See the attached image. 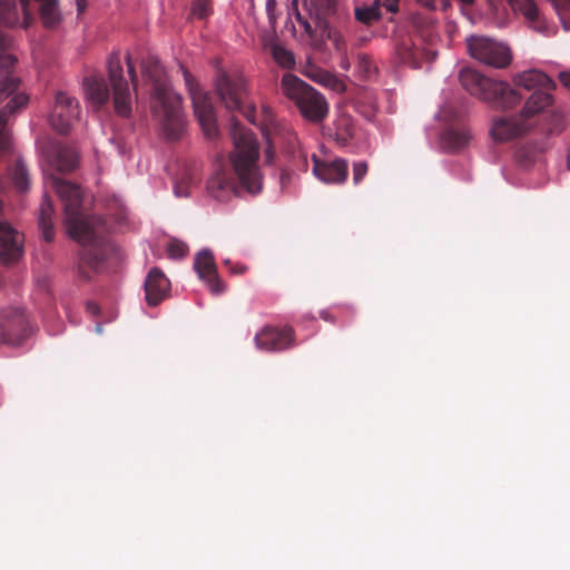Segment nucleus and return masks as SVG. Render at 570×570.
<instances>
[{
  "instance_id": "obj_46",
  "label": "nucleus",
  "mask_w": 570,
  "mask_h": 570,
  "mask_svg": "<svg viewBox=\"0 0 570 570\" xmlns=\"http://www.w3.org/2000/svg\"><path fill=\"white\" fill-rule=\"evenodd\" d=\"M247 271L245 265H237L233 268V272L236 274H244Z\"/></svg>"
},
{
  "instance_id": "obj_13",
  "label": "nucleus",
  "mask_w": 570,
  "mask_h": 570,
  "mask_svg": "<svg viewBox=\"0 0 570 570\" xmlns=\"http://www.w3.org/2000/svg\"><path fill=\"white\" fill-rule=\"evenodd\" d=\"M27 332L28 320L23 309L9 307L0 313V343L20 345Z\"/></svg>"
},
{
  "instance_id": "obj_42",
  "label": "nucleus",
  "mask_w": 570,
  "mask_h": 570,
  "mask_svg": "<svg viewBox=\"0 0 570 570\" xmlns=\"http://www.w3.org/2000/svg\"><path fill=\"white\" fill-rule=\"evenodd\" d=\"M559 79L560 82L570 90V70L560 72Z\"/></svg>"
},
{
  "instance_id": "obj_43",
  "label": "nucleus",
  "mask_w": 570,
  "mask_h": 570,
  "mask_svg": "<svg viewBox=\"0 0 570 570\" xmlns=\"http://www.w3.org/2000/svg\"><path fill=\"white\" fill-rule=\"evenodd\" d=\"M384 6L389 12L395 13L399 10L397 3L391 2L389 0H384V2L381 1V7Z\"/></svg>"
},
{
  "instance_id": "obj_27",
  "label": "nucleus",
  "mask_w": 570,
  "mask_h": 570,
  "mask_svg": "<svg viewBox=\"0 0 570 570\" xmlns=\"http://www.w3.org/2000/svg\"><path fill=\"white\" fill-rule=\"evenodd\" d=\"M470 132L465 128H450L442 136L443 145L450 150H459L470 141Z\"/></svg>"
},
{
  "instance_id": "obj_41",
  "label": "nucleus",
  "mask_w": 570,
  "mask_h": 570,
  "mask_svg": "<svg viewBox=\"0 0 570 570\" xmlns=\"http://www.w3.org/2000/svg\"><path fill=\"white\" fill-rule=\"evenodd\" d=\"M266 138H267V148L265 150V157H266V163H272L273 161V158H274V147L272 145V141H271V138L266 135Z\"/></svg>"
},
{
  "instance_id": "obj_40",
  "label": "nucleus",
  "mask_w": 570,
  "mask_h": 570,
  "mask_svg": "<svg viewBox=\"0 0 570 570\" xmlns=\"http://www.w3.org/2000/svg\"><path fill=\"white\" fill-rule=\"evenodd\" d=\"M336 136L337 140H342V142H345L350 137L353 136V128L348 125H345L344 132H336Z\"/></svg>"
},
{
  "instance_id": "obj_18",
  "label": "nucleus",
  "mask_w": 570,
  "mask_h": 570,
  "mask_svg": "<svg viewBox=\"0 0 570 570\" xmlns=\"http://www.w3.org/2000/svg\"><path fill=\"white\" fill-rule=\"evenodd\" d=\"M194 269L198 277L207 284L213 294L219 295L225 291V285L218 277L212 252L207 249L200 250L195 257Z\"/></svg>"
},
{
  "instance_id": "obj_53",
  "label": "nucleus",
  "mask_w": 570,
  "mask_h": 570,
  "mask_svg": "<svg viewBox=\"0 0 570 570\" xmlns=\"http://www.w3.org/2000/svg\"><path fill=\"white\" fill-rule=\"evenodd\" d=\"M96 330H97V332H100V331H101L100 325H97V326H96Z\"/></svg>"
},
{
  "instance_id": "obj_7",
  "label": "nucleus",
  "mask_w": 570,
  "mask_h": 570,
  "mask_svg": "<svg viewBox=\"0 0 570 570\" xmlns=\"http://www.w3.org/2000/svg\"><path fill=\"white\" fill-rule=\"evenodd\" d=\"M304 9L307 12V17L299 11L298 0H292V10L295 19L309 38H313L315 35V29L309 20L315 26H325V22L331 20H335L337 23L350 21L348 13L338 8L336 0H304Z\"/></svg>"
},
{
  "instance_id": "obj_34",
  "label": "nucleus",
  "mask_w": 570,
  "mask_h": 570,
  "mask_svg": "<svg viewBox=\"0 0 570 570\" xmlns=\"http://www.w3.org/2000/svg\"><path fill=\"white\" fill-rule=\"evenodd\" d=\"M188 253V246L177 239H174L168 245V255L171 258H183Z\"/></svg>"
},
{
  "instance_id": "obj_29",
  "label": "nucleus",
  "mask_w": 570,
  "mask_h": 570,
  "mask_svg": "<svg viewBox=\"0 0 570 570\" xmlns=\"http://www.w3.org/2000/svg\"><path fill=\"white\" fill-rule=\"evenodd\" d=\"M355 19L366 26L379 21L381 14V0H375L371 6L356 7L354 10Z\"/></svg>"
},
{
  "instance_id": "obj_39",
  "label": "nucleus",
  "mask_w": 570,
  "mask_h": 570,
  "mask_svg": "<svg viewBox=\"0 0 570 570\" xmlns=\"http://www.w3.org/2000/svg\"><path fill=\"white\" fill-rule=\"evenodd\" d=\"M340 67L344 71H348L351 68V63L347 57V52H340Z\"/></svg>"
},
{
  "instance_id": "obj_37",
  "label": "nucleus",
  "mask_w": 570,
  "mask_h": 570,
  "mask_svg": "<svg viewBox=\"0 0 570 570\" xmlns=\"http://www.w3.org/2000/svg\"><path fill=\"white\" fill-rule=\"evenodd\" d=\"M126 63H127L128 75L130 77L132 87L136 88L138 78H137V73L135 70V65H134L129 53L126 56Z\"/></svg>"
},
{
  "instance_id": "obj_11",
  "label": "nucleus",
  "mask_w": 570,
  "mask_h": 570,
  "mask_svg": "<svg viewBox=\"0 0 570 570\" xmlns=\"http://www.w3.org/2000/svg\"><path fill=\"white\" fill-rule=\"evenodd\" d=\"M108 77L112 89L114 107L120 117H129L131 114L132 98L129 83L124 77V69L119 53H112L107 62Z\"/></svg>"
},
{
  "instance_id": "obj_47",
  "label": "nucleus",
  "mask_w": 570,
  "mask_h": 570,
  "mask_svg": "<svg viewBox=\"0 0 570 570\" xmlns=\"http://www.w3.org/2000/svg\"><path fill=\"white\" fill-rule=\"evenodd\" d=\"M87 309H88L90 313L96 314V313H98L99 307H98V305H97V304H95V303H89V304L87 305Z\"/></svg>"
},
{
  "instance_id": "obj_24",
  "label": "nucleus",
  "mask_w": 570,
  "mask_h": 570,
  "mask_svg": "<svg viewBox=\"0 0 570 570\" xmlns=\"http://www.w3.org/2000/svg\"><path fill=\"white\" fill-rule=\"evenodd\" d=\"M511 9L521 16L534 30L543 29V20L537 3L533 0H511L509 2Z\"/></svg>"
},
{
  "instance_id": "obj_10",
  "label": "nucleus",
  "mask_w": 570,
  "mask_h": 570,
  "mask_svg": "<svg viewBox=\"0 0 570 570\" xmlns=\"http://www.w3.org/2000/svg\"><path fill=\"white\" fill-rule=\"evenodd\" d=\"M466 45L471 57L484 65L505 68L511 61L509 49L491 38L471 36L468 38Z\"/></svg>"
},
{
  "instance_id": "obj_14",
  "label": "nucleus",
  "mask_w": 570,
  "mask_h": 570,
  "mask_svg": "<svg viewBox=\"0 0 570 570\" xmlns=\"http://www.w3.org/2000/svg\"><path fill=\"white\" fill-rule=\"evenodd\" d=\"M32 20L28 10V0H0V26H21L27 29ZM8 45V36L0 31V49Z\"/></svg>"
},
{
  "instance_id": "obj_32",
  "label": "nucleus",
  "mask_w": 570,
  "mask_h": 570,
  "mask_svg": "<svg viewBox=\"0 0 570 570\" xmlns=\"http://www.w3.org/2000/svg\"><path fill=\"white\" fill-rule=\"evenodd\" d=\"M212 13L209 0H195L191 6V14L198 19H205Z\"/></svg>"
},
{
  "instance_id": "obj_36",
  "label": "nucleus",
  "mask_w": 570,
  "mask_h": 570,
  "mask_svg": "<svg viewBox=\"0 0 570 570\" xmlns=\"http://www.w3.org/2000/svg\"><path fill=\"white\" fill-rule=\"evenodd\" d=\"M372 61L371 58L365 53H360L357 56V69L361 75L367 77L371 72Z\"/></svg>"
},
{
  "instance_id": "obj_48",
  "label": "nucleus",
  "mask_w": 570,
  "mask_h": 570,
  "mask_svg": "<svg viewBox=\"0 0 570 570\" xmlns=\"http://www.w3.org/2000/svg\"><path fill=\"white\" fill-rule=\"evenodd\" d=\"M321 316L323 320L328 322H334V317L328 312H322Z\"/></svg>"
},
{
  "instance_id": "obj_5",
  "label": "nucleus",
  "mask_w": 570,
  "mask_h": 570,
  "mask_svg": "<svg viewBox=\"0 0 570 570\" xmlns=\"http://www.w3.org/2000/svg\"><path fill=\"white\" fill-rule=\"evenodd\" d=\"M8 43H10L9 38ZM8 47L9 45L0 49V104L9 99L0 110V149L3 151L9 150L11 144L10 134L7 129L9 115L23 108L28 102V97L24 94L17 92L20 82L19 79L11 75L17 59L12 55L4 52Z\"/></svg>"
},
{
  "instance_id": "obj_28",
  "label": "nucleus",
  "mask_w": 570,
  "mask_h": 570,
  "mask_svg": "<svg viewBox=\"0 0 570 570\" xmlns=\"http://www.w3.org/2000/svg\"><path fill=\"white\" fill-rule=\"evenodd\" d=\"M10 180L19 193H24L30 187V176L22 160H17L10 169Z\"/></svg>"
},
{
  "instance_id": "obj_45",
  "label": "nucleus",
  "mask_w": 570,
  "mask_h": 570,
  "mask_svg": "<svg viewBox=\"0 0 570 570\" xmlns=\"http://www.w3.org/2000/svg\"><path fill=\"white\" fill-rule=\"evenodd\" d=\"M262 111L264 114V118L266 121L272 122L273 121V111L269 107L263 106Z\"/></svg>"
},
{
  "instance_id": "obj_23",
  "label": "nucleus",
  "mask_w": 570,
  "mask_h": 570,
  "mask_svg": "<svg viewBox=\"0 0 570 570\" xmlns=\"http://www.w3.org/2000/svg\"><path fill=\"white\" fill-rule=\"evenodd\" d=\"M86 98L97 108L109 101L110 89L100 75H90L83 80Z\"/></svg>"
},
{
  "instance_id": "obj_35",
  "label": "nucleus",
  "mask_w": 570,
  "mask_h": 570,
  "mask_svg": "<svg viewBox=\"0 0 570 570\" xmlns=\"http://www.w3.org/2000/svg\"><path fill=\"white\" fill-rule=\"evenodd\" d=\"M368 171L366 161H356L353 164V184L358 185L362 183Z\"/></svg>"
},
{
  "instance_id": "obj_9",
  "label": "nucleus",
  "mask_w": 570,
  "mask_h": 570,
  "mask_svg": "<svg viewBox=\"0 0 570 570\" xmlns=\"http://www.w3.org/2000/svg\"><path fill=\"white\" fill-rule=\"evenodd\" d=\"M179 67L193 101L195 116L206 138L213 140L218 136V127L212 99L202 91L194 76L183 65Z\"/></svg>"
},
{
  "instance_id": "obj_16",
  "label": "nucleus",
  "mask_w": 570,
  "mask_h": 570,
  "mask_svg": "<svg viewBox=\"0 0 570 570\" xmlns=\"http://www.w3.org/2000/svg\"><path fill=\"white\" fill-rule=\"evenodd\" d=\"M313 174L325 184H343L348 175V164L343 158L332 161L321 160L315 154L312 155Z\"/></svg>"
},
{
  "instance_id": "obj_26",
  "label": "nucleus",
  "mask_w": 570,
  "mask_h": 570,
  "mask_svg": "<svg viewBox=\"0 0 570 570\" xmlns=\"http://www.w3.org/2000/svg\"><path fill=\"white\" fill-rule=\"evenodd\" d=\"M53 205L51 200L45 196L39 210L38 224L46 242H52L55 238L53 229Z\"/></svg>"
},
{
  "instance_id": "obj_1",
  "label": "nucleus",
  "mask_w": 570,
  "mask_h": 570,
  "mask_svg": "<svg viewBox=\"0 0 570 570\" xmlns=\"http://www.w3.org/2000/svg\"><path fill=\"white\" fill-rule=\"evenodd\" d=\"M459 79L470 95L498 109H513L525 98L527 94H530L520 115L533 124V117L552 104V96L549 90L556 88L554 81L537 69L515 75L513 87L505 81L485 77L471 68L462 69Z\"/></svg>"
},
{
  "instance_id": "obj_38",
  "label": "nucleus",
  "mask_w": 570,
  "mask_h": 570,
  "mask_svg": "<svg viewBox=\"0 0 570 570\" xmlns=\"http://www.w3.org/2000/svg\"><path fill=\"white\" fill-rule=\"evenodd\" d=\"M419 6L432 12L436 10V0H414Z\"/></svg>"
},
{
  "instance_id": "obj_20",
  "label": "nucleus",
  "mask_w": 570,
  "mask_h": 570,
  "mask_svg": "<svg viewBox=\"0 0 570 570\" xmlns=\"http://www.w3.org/2000/svg\"><path fill=\"white\" fill-rule=\"evenodd\" d=\"M45 155L50 166L60 173L72 171L78 164V154L75 148L60 142H51L45 150Z\"/></svg>"
},
{
  "instance_id": "obj_33",
  "label": "nucleus",
  "mask_w": 570,
  "mask_h": 570,
  "mask_svg": "<svg viewBox=\"0 0 570 570\" xmlns=\"http://www.w3.org/2000/svg\"><path fill=\"white\" fill-rule=\"evenodd\" d=\"M320 81L336 92H343L345 90L344 82L330 72L321 75Z\"/></svg>"
},
{
  "instance_id": "obj_31",
  "label": "nucleus",
  "mask_w": 570,
  "mask_h": 570,
  "mask_svg": "<svg viewBox=\"0 0 570 570\" xmlns=\"http://www.w3.org/2000/svg\"><path fill=\"white\" fill-rule=\"evenodd\" d=\"M198 183V178L190 171H186L175 181L174 193L177 197H187L191 185Z\"/></svg>"
},
{
  "instance_id": "obj_25",
  "label": "nucleus",
  "mask_w": 570,
  "mask_h": 570,
  "mask_svg": "<svg viewBox=\"0 0 570 570\" xmlns=\"http://www.w3.org/2000/svg\"><path fill=\"white\" fill-rule=\"evenodd\" d=\"M345 23H337L335 20L325 22V26H315V30L321 31L322 38L330 40L337 53L346 51V41L342 35L341 28Z\"/></svg>"
},
{
  "instance_id": "obj_44",
  "label": "nucleus",
  "mask_w": 570,
  "mask_h": 570,
  "mask_svg": "<svg viewBox=\"0 0 570 570\" xmlns=\"http://www.w3.org/2000/svg\"><path fill=\"white\" fill-rule=\"evenodd\" d=\"M76 6H77V12L80 16L86 11L88 3H87V0H76Z\"/></svg>"
},
{
  "instance_id": "obj_51",
  "label": "nucleus",
  "mask_w": 570,
  "mask_h": 570,
  "mask_svg": "<svg viewBox=\"0 0 570 570\" xmlns=\"http://www.w3.org/2000/svg\"><path fill=\"white\" fill-rule=\"evenodd\" d=\"M461 3L465 4V6H471L473 4L474 0H459Z\"/></svg>"
},
{
  "instance_id": "obj_30",
  "label": "nucleus",
  "mask_w": 570,
  "mask_h": 570,
  "mask_svg": "<svg viewBox=\"0 0 570 570\" xmlns=\"http://www.w3.org/2000/svg\"><path fill=\"white\" fill-rule=\"evenodd\" d=\"M268 49L274 61L281 68L292 69L295 67V57L291 50L286 49L284 46L277 42L269 43Z\"/></svg>"
},
{
  "instance_id": "obj_19",
  "label": "nucleus",
  "mask_w": 570,
  "mask_h": 570,
  "mask_svg": "<svg viewBox=\"0 0 570 570\" xmlns=\"http://www.w3.org/2000/svg\"><path fill=\"white\" fill-rule=\"evenodd\" d=\"M170 282L158 267L149 271L145 281V298L149 306H157L169 296Z\"/></svg>"
},
{
  "instance_id": "obj_54",
  "label": "nucleus",
  "mask_w": 570,
  "mask_h": 570,
  "mask_svg": "<svg viewBox=\"0 0 570 570\" xmlns=\"http://www.w3.org/2000/svg\"><path fill=\"white\" fill-rule=\"evenodd\" d=\"M570 4V0H566Z\"/></svg>"
},
{
  "instance_id": "obj_21",
  "label": "nucleus",
  "mask_w": 570,
  "mask_h": 570,
  "mask_svg": "<svg viewBox=\"0 0 570 570\" xmlns=\"http://www.w3.org/2000/svg\"><path fill=\"white\" fill-rule=\"evenodd\" d=\"M22 237L8 223L0 220V259L4 264L14 263L22 254Z\"/></svg>"
},
{
  "instance_id": "obj_2",
  "label": "nucleus",
  "mask_w": 570,
  "mask_h": 570,
  "mask_svg": "<svg viewBox=\"0 0 570 570\" xmlns=\"http://www.w3.org/2000/svg\"><path fill=\"white\" fill-rule=\"evenodd\" d=\"M47 183L63 204L65 224L69 236L83 247L79 257L78 274L82 279L89 281L91 273L99 272L112 252L106 227L100 219L82 214V191L79 185L56 175L48 177Z\"/></svg>"
},
{
  "instance_id": "obj_50",
  "label": "nucleus",
  "mask_w": 570,
  "mask_h": 570,
  "mask_svg": "<svg viewBox=\"0 0 570 570\" xmlns=\"http://www.w3.org/2000/svg\"><path fill=\"white\" fill-rule=\"evenodd\" d=\"M563 26L566 29H570V19L568 20L566 17H561Z\"/></svg>"
},
{
  "instance_id": "obj_17",
  "label": "nucleus",
  "mask_w": 570,
  "mask_h": 570,
  "mask_svg": "<svg viewBox=\"0 0 570 570\" xmlns=\"http://www.w3.org/2000/svg\"><path fill=\"white\" fill-rule=\"evenodd\" d=\"M255 342L263 351H283L293 345L294 330L289 326L282 328L267 326L255 336Z\"/></svg>"
},
{
  "instance_id": "obj_12",
  "label": "nucleus",
  "mask_w": 570,
  "mask_h": 570,
  "mask_svg": "<svg viewBox=\"0 0 570 570\" xmlns=\"http://www.w3.org/2000/svg\"><path fill=\"white\" fill-rule=\"evenodd\" d=\"M79 114L78 100L66 91H58L55 96L49 122L56 131L67 134L78 119Z\"/></svg>"
},
{
  "instance_id": "obj_4",
  "label": "nucleus",
  "mask_w": 570,
  "mask_h": 570,
  "mask_svg": "<svg viewBox=\"0 0 570 570\" xmlns=\"http://www.w3.org/2000/svg\"><path fill=\"white\" fill-rule=\"evenodd\" d=\"M141 72L151 85V108L159 119L167 139L178 140L186 130V120L181 111V97L173 91L164 68L155 56H148L140 62Z\"/></svg>"
},
{
  "instance_id": "obj_6",
  "label": "nucleus",
  "mask_w": 570,
  "mask_h": 570,
  "mask_svg": "<svg viewBox=\"0 0 570 570\" xmlns=\"http://www.w3.org/2000/svg\"><path fill=\"white\" fill-rule=\"evenodd\" d=\"M283 95L294 101L302 116L311 121L323 120L328 112L324 96L293 73H285L281 80Z\"/></svg>"
},
{
  "instance_id": "obj_52",
  "label": "nucleus",
  "mask_w": 570,
  "mask_h": 570,
  "mask_svg": "<svg viewBox=\"0 0 570 570\" xmlns=\"http://www.w3.org/2000/svg\"><path fill=\"white\" fill-rule=\"evenodd\" d=\"M431 23H432V20H431V19H429V20L426 21L425 26H430Z\"/></svg>"
},
{
  "instance_id": "obj_3",
  "label": "nucleus",
  "mask_w": 570,
  "mask_h": 570,
  "mask_svg": "<svg viewBox=\"0 0 570 570\" xmlns=\"http://www.w3.org/2000/svg\"><path fill=\"white\" fill-rule=\"evenodd\" d=\"M230 137L234 150L229 159L237 180L220 171L207 181L209 194L219 200L230 193H237L238 186L250 194H258L263 188V175L257 164L259 146L254 134L232 118Z\"/></svg>"
},
{
  "instance_id": "obj_15",
  "label": "nucleus",
  "mask_w": 570,
  "mask_h": 570,
  "mask_svg": "<svg viewBox=\"0 0 570 570\" xmlns=\"http://www.w3.org/2000/svg\"><path fill=\"white\" fill-rule=\"evenodd\" d=\"M532 127L533 122H529L520 114L499 116L492 119L490 134L495 141H509L525 135Z\"/></svg>"
},
{
  "instance_id": "obj_8",
  "label": "nucleus",
  "mask_w": 570,
  "mask_h": 570,
  "mask_svg": "<svg viewBox=\"0 0 570 570\" xmlns=\"http://www.w3.org/2000/svg\"><path fill=\"white\" fill-rule=\"evenodd\" d=\"M215 90L220 102L230 111L242 112L250 122L255 121L256 108L245 106L247 96L246 80L242 75L218 70L215 78Z\"/></svg>"
},
{
  "instance_id": "obj_49",
  "label": "nucleus",
  "mask_w": 570,
  "mask_h": 570,
  "mask_svg": "<svg viewBox=\"0 0 570 570\" xmlns=\"http://www.w3.org/2000/svg\"><path fill=\"white\" fill-rule=\"evenodd\" d=\"M442 9L448 10V8L451 6L450 0H441Z\"/></svg>"
},
{
  "instance_id": "obj_22",
  "label": "nucleus",
  "mask_w": 570,
  "mask_h": 570,
  "mask_svg": "<svg viewBox=\"0 0 570 570\" xmlns=\"http://www.w3.org/2000/svg\"><path fill=\"white\" fill-rule=\"evenodd\" d=\"M396 53L402 63L412 68H420L423 61H433L436 52L421 48L411 39L402 40L396 47Z\"/></svg>"
}]
</instances>
